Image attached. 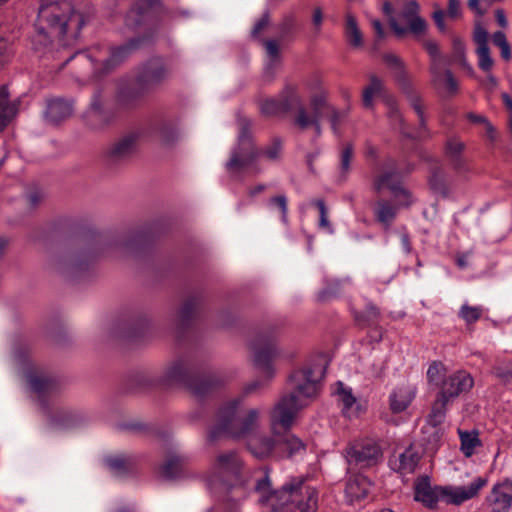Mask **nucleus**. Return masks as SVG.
<instances>
[{"instance_id":"obj_1","label":"nucleus","mask_w":512,"mask_h":512,"mask_svg":"<svg viewBox=\"0 0 512 512\" xmlns=\"http://www.w3.org/2000/svg\"><path fill=\"white\" fill-rule=\"evenodd\" d=\"M255 493L262 512H317L318 491L305 485L302 478H293L279 490L272 488L268 472L256 481Z\"/></svg>"},{"instance_id":"obj_2","label":"nucleus","mask_w":512,"mask_h":512,"mask_svg":"<svg viewBox=\"0 0 512 512\" xmlns=\"http://www.w3.org/2000/svg\"><path fill=\"white\" fill-rule=\"evenodd\" d=\"M324 374L322 363H316L291 375L294 391L283 396L270 412V425L274 435H278V428L285 431L291 428L297 412L304 406L303 398H312L317 394L318 382Z\"/></svg>"},{"instance_id":"obj_3","label":"nucleus","mask_w":512,"mask_h":512,"mask_svg":"<svg viewBox=\"0 0 512 512\" xmlns=\"http://www.w3.org/2000/svg\"><path fill=\"white\" fill-rule=\"evenodd\" d=\"M243 396L225 403L218 411L216 422L209 432V438L227 436L233 439H245L255 434L259 428L260 411L256 408L242 409Z\"/></svg>"},{"instance_id":"obj_4","label":"nucleus","mask_w":512,"mask_h":512,"mask_svg":"<svg viewBox=\"0 0 512 512\" xmlns=\"http://www.w3.org/2000/svg\"><path fill=\"white\" fill-rule=\"evenodd\" d=\"M238 122L240 127L238 144L233 149L231 157L225 165L226 170L231 176H238L262 155L270 161H276L280 158L282 141L279 138H273L270 145L264 149H258L252 140L250 132L251 120L239 118Z\"/></svg>"},{"instance_id":"obj_5","label":"nucleus","mask_w":512,"mask_h":512,"mask_svg":"<svg viewBox=\"0 0 512 512\" xmlns=\"http://www.w3.org/2000/svg\"><path fill=\"white\" fill-rule=\"evenodd\" d=\"M486 484L485 478L477 477L467 486L433 487L428 477H421L414 485V499L429 508H434L439 501L461 505L475 498Z\"/></svg>"},{"instance_id":"obj_6","label":"nucleus","mask_w":512,"mask_h":512,"mask_svg":"<svg viewBox=\"0 0 512 512\" xmlns=\"http://www.w3.org/2000/svg\"><path fill=\"white\" fill-rule=\"evenodd\" d=\"M37 23L50 29L54 36L71 35L76 39L84 25L83 17L68 1L42 0Z\"/></svg>"},{"instance_id":"obj_7","label":"nucleus","mask_w":512,"mask_h":512,"mask_svg":"<svg viewBox=\"0 0 512 512\" xmlns=\"http://www.w3.org/2000/svg\"><path fill=\"white\" fill-rule=\"evenodd\" d=\"M243 468V460L236 451L220 452L210 464L206 481L210 487L232 485L239 480Z\"/></svg>"},{"instance_id":"obj_8","label":"nucleus","mask_w":512,"mask_h":512,"mask_svg":"<svg viewBox=\"0 0 512 512\" xmlns=\"http://www.w3.org/2000/svg\"><path fill=\"white\" fill-rule=\"evenodd\" d=\"M163 381L167 384L183 383L187 385L191 393L197 397L208 394L212 388L222 384V380L216 376L190 379L187 374V369L181 361L173 362L165 369Z\"/></svg>"},{"instance_id":"obj_9","label":"nucleus","mask_w":512,"mask_h":512,"mask_svg":"<svg viewBox=\"0 0 512 512\" xmlns=\"http://www.w3.org/2000/svg\"><path fill=\"white\" fill-rule=\"evenodd\" d=\"M169 75V70L159 64L145 69L137 82L139 87H123L117 94V100L120 106L130 109L136 107L144 96L143 84H159Z\"/></svg>"},{"instance_id":"obj_10","label":"nucleus","mask_w":512,"mask_h":512,"mask_svg":"<svg viewBox=\"0 0 512 512\" xmlns=\"http://www.w3.org/2000/svg\"><path fill=\"white\" fill-rule=\"evenodd\" d=\"M349 469H363L376 465L383 457L380 445L372 439H364L349 444L344 450Z\"/></svg>"},{"instance_id":"obj_11","label":"nucleus","mask_w":512,"mask_h":512,"mask_svg":"<svg viewBox=\"0 0 512 512\" xmlns=\"http://www.w3.org/2000/svg\"><path fill=\"white\" fill-rule=\"evenodd\" d=\"M254 351L255 365L265 375V380H256L245 387L244 393H253L267 385V380L271 379L274 375L273 368L270 364L271 360L276 357L278 351L272 343H254L252 345Z\"/></svg>"},{"instance_id":"obj_12","label":"nucleus","mask_w":512,"mask_h":512,"mask_svg":"<svg viewBox=\"0 0 512 512\" xmlns=\"http://www.w3.org/2000/svg\"><path fill=\"white\" fill-rule=\"evenodd\" d=\"M324 94H316L310 99L311 112L309 113L306 108H301L294 117V124L301 130L308 127H313L317 136L321 135L322 129L320 119L323 113H326L331 108Z\"/></svg>"},{"instance_id":"obj_13","label":"nucleus","mask_w":512,"mask_h":512,"mask_svg":"<svg viewBox=\"0 0 512 512\" xmlns=\"http://www.w3.org/2000/svg\"><path fill=\"white\" fill-rule=\"evenodd\" d=\"M141 41V39H133L125 45L112 49L108 58L99 59L96 55L97 49L92 50L83 57L91 62L95 71L106 73L128 57V55L139 46Z\"/></svg>"},{"instance_id":"obj_14","label":"nucleus","mask_w":512,"mask_h":512,"mask_svg":"<svg viewBox=\"0 0 512 512\" xmlns=\"http://www.w3.org/2000/svg\"><path fill=\"white\" fill-rule=\"evenodd\" d=\"M372 186L378 193L387 188L395 198L409 197V191L401 185L397 166L393 160H389L380 173L373 178Z\"/></svg>"},{"instance_id":"obj_15","label":"nucleus","mask_w":512,"mask_h":512,"mask_svg":"<svg viewBox=\"0 0 512 512\" xmlns=\"http://www.w3.org/2000/svg\"><path fill=\"white\" fill-rule=\"evenodd\" d=\"M473 386V376L465 370H458L442 381L439 392L444 398L452 401L460 395L468 393Z\"/></svg>"},{"instance_id":"obj_16","label":"nucleus","mask_w":512,"mask_h":512,"mask_svg":"<svg viewBox=\"0 0 512 512\" xmlns=\"http://www.w3.org/2000/svg\"><path fill=\"white\" fill-rule=\"evenodd\" d=\"M419 9V4L415 0H411L406 2L402 11L396 15V18L407 29V32L416 36L424 34L427 29L426 21L419 16Z\"/></svg>"},{"instance_id":"obj_17","label":"nucleus","mask_w":512,"mask_h":512,"mask_svg":"<svg viewBox=\"0 0 512 512\" xmlns=\"http://www.w3.org/2000/svg\"><path fill=\"white\" fill-rule=\"evenodd\" d=\"M486 500L493 512H507L512 506V481L504 480L493 485Z\"/></svg>"},{"instance_id":"obj_18","label":"nucleus","mask_w":512,"mask_h":512,"mask_svg":"<svg viewBox=\"0 0 512 512\" xmlns=\"http://www.w3.org/2000/svg\"><path fill=\"white\" fill-rule=\"evenodd\" d=\"M429 70L432 75L431 84L442 97L449 98L458 93V82L450 70H443L442 66L430 67Z\"/></svg>"},{"instance_id":"obj_19","label":"nucleus","mask_w":512,"mask_h":512,"mask_svg":"<svg viewBox=\"0 0 512 512\" xmlns=\"http://www.w3.org/2000/svg\"><path fill=\"white\" fill-rule=\"evenodd\" d=\"M246 445L251 454L259 459L267 458L274 450H278V440L258 431L249 437Z\"/></svg>"},{"instance_id":"obj_20","label":"nucleus","mask_w":512,"mask_h":512,"mask_svg":"<svg viewBox=\"0 0 512 512\" xmlns=\"http://www.w3.org/2000/svg\"><path fill=\"white\" fill-rule=\"evenodd\" d=\"M188 464V456L173 451L167 455L165 462L160 467V474L166 479L177 478L183 474Z\"/></svg>"},{"instance_id":"obj_21","label":"nucleus","mask_w":512,"mask_h":512,"mask_svg":"<svg viewBox=\"0 0 512 512\" xmlns=\"http://www.w3.org/2000/svg\"><path fill=\"white\" fill-rule=\"evenodd\" d=\"M420 460L419 452L409 446L397 457L390 460L392 468L402 475L411 474L415 471Z\"/></svg>"},{"instance_id":"obj_22","label":"nucleus","mask_w":512,"mask_h":512,"mask_svg":"<svg viewBox=\"0 0 512 512\" xmlns=\"http://www.w3.org/2000/svg\"><path fill=\"white\" fill-rule=\"evenodd\" d=\"M72 113L73 103L71 101L56 98L48 101L45 118L51 124H58L69 118Z\"/></svg>"},{"instance_id":"obj_23","label":"nucleus","mask_w":512,"mask_h":512,"mask_svg":"<svg viewBox=\"0 0 512 512\" xmlns=\"http://www.w3.org/2000/svg\"><path fill=\"white\" fill-rule=\"evenodd\" d=\"M370 481L361 474H355L347 480L345 495L350 503L364 499L370 490Z\"/></svg>"},{"instance_id":"obj_24","label":"nucleus","mask_w":512,"mask_h":512,"mask_svg":"<svg viewBox=\"0 0 512 512\" xmlns=\"http://www.w3.org/2000/svg\"><path fill=\"white\" fill-rule=\"evenodd\" d=\"M415 388L410 385L396 388L390 395V408L394 413H400L407 409L415 397Z\"/></svg>"},{"instance_id":"obj_25","label":"nucleus","mask_w":512,"mask_h":512,"mask_svg":"<svg viewBox=\"0 0 512 512\" xmlns=\"http://www.w3.org/2000/svg\"><path fill=\"white\" fill-rule=\"evenodd\" d=\"M278 96L281 100L285 114L290 112L292 109H296L297 113L301 108H304L298 87L295 84L287 83Z\"/></svg>"},{"instance_id":"obj_26","label":"nucleus","mask_w":512,"mask_h":512,"mask_svg":"<svg viewBox=\"0 0 512 512\" xmlns=\"http://www.w3.org/2000/svg\"><path fill=\"white\" fill-rule=\"evenodd\" d=\"M52 38L61 39L63 37L54 36L50 33V29L36 23V31L31 39L33 50L40 55H45L46 53L50 52L52 48Z\"/></svg>"},{"instance_id":"obj_27","label":"nucleus","mask_w":512,"mask_h":512,"mask_svg":"<svg viewBox=\"0 0 512 512\" xmlns=\"http://www.w3.org/2000/svg\"><path fill=\"white\" fill-rule=\"evenodd\" d=\"M161 8L160 0H138L131 7L130 14L135 22H141L153 17Z\"/></svg>"},{"instance_id":"obj_28","label":"nucleus","mask_w":512,"mask_h":512,"mask_svg":"<svg viewBox=\"0 0 512 512\" xmlns=\"http://www.w3.org/2000/svg\"><path fill=\"white\" fill-rule=\"evenodd\" d=\"M17 104L16 102H11L9 100V92L8 89L3 86L0 88V131L4 130V128L10 123V121L17 114Z\"/></svg>"},{"instance_id":"obj_29","label":"nucleus","mask_w":512,"mask_h":512,"mask_svg":"<svg viewBox=\"0 0 512 512\" xmlns=\"http://www.w3.org/2000/svg\"><path fill=\"white\" fill-rule=\"evenodd\" d=\"M85 124L94 131L106 128L112 121V115L107 110H87L84 114Z\"/></svg>"},{"instance_id":"obj_30","label":"nucleus","mask_w":512,"mask_h":512,"mask_svg":"<svg viewBox=\"0 0 512 512\" xmlns=\"http://www.w3.org/2000/svg\"><path fill=\"white\" fill-rule=\"evenodd\" d=\"M376 220L385 228H389L397 215V207L387 200H379L374 208Z\"/></svg>"},{"instance_id":"obj_31","label":"nucleus","mask_w":512,"mask_h":512,"mask_svg":"<svg viewBox=\"0 0 512 512\" xmlns=\"http://www.w3.org/2000/svg\"><path fill=\"white\" fill-rule=\"evenodd\" d=\"M460 438V450L465 457H471L475 453V449L482 445L479 439V433L476 430L463 431L458 430Z\"/></svg>"},{"instance_id":"obj_32","label":"nucleus","mask_w":512,"mask_h":512,"mask_svg":"<svg viewBox=\"0 0 512 512\" xmlns=\"http://www.w3.org/2000/svg\"><path fill=\"white\" fill-rule=\"evenodd\" d=\"M305 449L306 447L303 441L292 434H286L278 439V450L288 457L301 454Z\"/></svg>"},{"instance_id":"obj_33","label":"nucleus","mask_w":512,"mask_h":512,"mask_svg":"<svg viewBox=\"0 0 512 512\" xmlns=\"http://www.w3.org/2000/svg\"><path fill=\"white\" fill-rule=\"evenodd\" d=\"M336 393L343 405V413L348 417L356 416V398L353 396L351 388L346 387L342 382H338Z\"/></svg>"},{"instance_id":"obj_34","label":"nucleus","mask_w":512,"mask_h":512,"mask_svg":"<svg viewBox=\"0 0 512 512\" xmlns=\"http://www.w3.org/2000/svg\"><path fill=\"white\" fill-rule=\"evenodd\" d=\"M258 107L260 113L265 117H279L286 115L282 108V103L279 98L264 97L258 100Z\"/></svg>"},{"instance_id":"obj_35","label":"nucleus","mask_w":512,"mask_h":512,"mask_svg":"<svg viewBox=\"0 0 512 512\" xmlns=\"http://www.w3.org/2000/svg\"><path fill=\"white\" fill-rule=\"evenodd\" d=\"M345 36L351 46L361 47L363 45L362 32L358 26L355 16L351 13L346 14Z\"/></svg>"},{"instance_id":"obj_36","label":"nucleus","mask_w":512,"mask_h":512,"mask_svg":"<svg viewBox=\"0 0 512 512\" xmlns=\"http://www.w3.org/2000/svg\"><path fill=\"white\" fill-rule=\"evenodd\" d=\"M136 139V134H129L123 137L110 149V156L113 159H120L128 156L135 148Z\"/></svg>"},{"instance_id":"obj_37","label":"nucleus","mask_w":512,"mask_h":512,"mask_svg":"<svg viewBox=\"0 0 512 512\" xmlns=\"http://www.w3.org/2000/svg\"><path fill=\"white\" fill-rule=\"evenodd\" d=\"M449 402L450 400L448 398H444L443 395L438 392L429 414V423L431 425L438 426L444 422Z\"/></svg>"},{"instance_id":"obj_38","label":"nucleus","mask_w":512,"mask_h":512,"mask_svg":"<svg viewBox=\"0 0 512 512\" xmlns=\"http://www.w3.org/2000/svg\"><path fill=\"white\" fill-rule=\"evenodd\" d=\"M354 158V147L351 143L345 144L339 154V178L345 181L351 171Z\"/></svg>"},{"instance_id":"obj_39","label":"nucleus","mask_w":512,"mask_h":512,"mask_svg":"<svg viewBox=\"0 0 512 512\" xmlns=\"http://www.w3.org/2000/svg\"><path fill=\"white\" fill-rule=\"evenodd\" d=\"M370 83L366 86L362 93V102L366 108L373 107V99L383 88L382 81L375 75L370 76Z\"/></svg>"},{"instance_id":"obj_40","label":"nucleus","mask_w":512,"mask_h":512,"mask_svg":"<svg viewBox=\"0 0 512 512\" xmlns=\"http://www.w3.org/2000/svg\"><path fill=\"white\" fill-rule=\"evenodd\" d=\"M27 380L30 388L37 394H44L52 390L53 382L43 375L29 374Z\"/></svg>"},{"instance_id":"obj_41","label":"nucleus","mask_w":512,"mask_h":512,"mask_svg":"<svg viewBox=\"0 0 512 512\" xmlns=\"http://www.w3.org/2000/svg\"><path fill=\"white\" fill-rule=\"evenodd\" d=\"M385 64L393 70L395 77L399 81H404L406 78L405 65L401 58L394 53H386L383 55Z\"/></svg>"},{"instance_id":"obj_42","label":"nucleus","mask_w":512,"mask_h":512,"mask_svg":"<svg viewBox=\"0 0 512 512\" xmlns=\"http://www.w3.org/2000/svg\"><path fill=\"white\" fill-rule=\"evenodd\" d=\"M483 311L481 306H471L465 303L460 307L458 316L463 319L467 325H472L481 318Z\"/></svg>"},{"instance_id":"obj_43","label":"nucleus","mask_w":512,"mask_h":512,"mask_svg":"<svg viewBox=\"0 0 512 512\" xmlns=\"http://www.w3.org/2000/svg\"><path fill=\"white\" fill-rule=\"evenodd\" d=\"M410 106L414 109L419 119V126L426 130V120L424 114V105L421 97L414 91L408 90L406 92Z\"/></svg>"},{"instance_id":"obj_44","label":"nucleus","mask_w":512,"mask_h":512,"mask_svg":"<svg viewBox=\"0 0 512 512\" xmlns=\"http://www.w3.org/2000/svg\"><path fill=\"white\" fill-rule=\"evenodd\" d=\"M383 13L388 17V22L396 36L402 37L407 33V29L400 24L399 20L393 14V6L390 2L386 1L382 7Z\"/></svg>"},{"instance_id":"obj_45","label":"nucleus","mask_w":512,"mask_h":512,"mask_svg":"<svg viewBox=\"0 0 512 512\" xmlns=\"http://www.w3.org/2000/svg\"><path fill=\"white\" fill-rule=\"evenodd\" d=\"M379 316V309L375 305L369 303L363 313L356 315V320L360 325H372L378 321Z\"/></svg>"},{"instance_id":"obj_46","label":"nucleus","mask_w":512,"mask_h":512,"mask_svg":"<svg viewBox=\"0 0 512 512\" xmlns=\"http://www.w3.org/2000/svg\"><path fill=\"white\" fill-rule=\"evenodd\" d=\"M452 44L453 56L455 60H457L463 68L472 71V67L468 64L465 57V44L463 40L460 37L453 36Z\"/></svg>"},{"instance_id":"obj_47","label":"nucleus","mask_w":512,"mask_h":512,"mask_svg":"<svg viewBox=\"0 0 512 512\" xmlns=\"http://www.w3.org/2000/svg\"><path fill=\"white\" fill-rule=\"evenodd\" d=\"M423 47L427 51V53L430 56L431 63L430 67H441L443 66V58L439 52L438 45L435 41L432 40H425L423 41Z\"/></svg>"},{"instance_id":"obj_48","label":"nucleus","mask_w":512,"mask_h":512,"mask_svg":"<svg viewBox=\"0 0 512 512\" xmlns=\"http://www.w3.org/2000/svg\"><path fill=\"white\" fill-rule=\"evenodd\" d=\"M476 54L478 56V66L485 73H489L494 65V60L490 55L489 47L476 48Z\"/></svg>"},{"instance_id":"obj_49","label":"nucleus","mask_w":512,"mask_h":512,"mask_svg":"<svg viewBox=\"0 0 512 512\" xmlns=\"http://www.w3.org/2000/svg\"><path fill=\"white\" fill-rule=\"evenodd\" d=\"M328 115L331 128L335 135L340 136V125L343 120L347 117V111H339L335 107L329 108L326 112Z\"/></svg>"},{"instance_id":"obj_50","label":"nucleus","mask_w":512,"mask_h":512,"mask_svg":"<svg viewBox=\"0 0 512 512\" xmlns=\"http://www.w3.org/2000/svg\"><path fill=\"white\" fill-rule=\"evenodd\" d=\"M445 373V365L440 361H433L427 370V380L429 383L438 384Z\"/></svg>"},{"instance_id":"obj_51","label":"nucleus","mask_w":512,"mask_h":512,"mask_svg":"<svg viewBox=\"0 0 512 512\" xmlns=\"http://www.w3.org/2000/svg\"><path fill=\"white\" fill-rule=\"evenodd\" d=\"M429 185L431 189L438 193H445L446 187L444 182V174L440 168H436L429 176Z\"/></svg>"},{"instance_id":"obj_52","label":"nucleus","mask_w":512,"mask_h":512,"mask_svg":"<svg viewBox=\"0 0 512 512\" xmlns=\"http://www.w3.org/2000/svg\"><path fill=\"white\" fill-rule=\"evenodd\" d=\"M14 50L12 44L5 38H0V70L12 59Z\"/></svg>"},{"instance_id":"obj_53","label":"nucleus","mask_w":512,"mask_h":512,"mask_svg":"<svg viewBox=\"0 0 512 512\" xmlns=\"http://www.w3.org/2000/svg\"><path fill=\"white\" fill-rule=\"evenodd\" d=\"M464 149L465 144L457 138H451L446 142L445 151L448 159L461 156Z\"/></svg>"},{"instance_id":"obj_54","label":"nucleus","mask_w":512,"mask_h":512,"mask_svg":"<svg viewBox=\"0 0 512 512\" xmlns=\"http://www.w3.org/2000/svg\"><path fill=\"white\" fill-rule=\"evenodd\" d=\"M388 118H389L390 123L394 129L398 130L399 132H401L403 134H407L405 127H404V121H403L402 115L396 106L391 105L389 112H388Z\"/></svg>"},{"instance_id":"obj_55","label":"nucleus","mask_w":512,"mask_h":512,"mask_svg":"<svg viewBox=\"0 0 512 512\" xmlns=\"http://www.w3.org/2000/svg\"><path fill=\"white\" fill-rule=\"evenodd\" d=\"M107 96L103 88H97L90 102L89 110H105Z\"/></svg>"},{"instance_id":"obj_56","label":"nucleus","mask_w":512,"mask_h":512,"mask_svg":"<svg viewBox=\"0 0 512 512\" xmlns=\"http://www.w3.org/2000/svg\"><path fill=\"white\" fill-rule=\"evenodd\" d=\"M270 204L276 206L281 212V219L284 223L288 221V200L285 195H278L270 199Z\"/></svg>"},{"instance_id":"obj_57","label":"nucleus","mask_w":512,"mask_h":512,"mask_svg":"<svg viewBox=\"0 0 512 512\" xmlns=\"http://www.w3.org/2000/svg\"><path fill=\"white\" fill-rule=\"evenodd\" d=\"M319 210L320 219H319V226L321 228L329 229L331 230V225L328 220L327 216V208L325 205V202L323 199H316L312 202Z\"/></svg>"},{"instance_id":"obj_58","label":"nucleus","mask_w":512,"mask_h":512,"mask_svg":"<svg viewBox=\"0 0 512 512\" xmlns=\"http://www.w3.org/2000/svg\"><path fill=\"white\" fill-rule=\"evenodd\" d=\"M473 40L476 43L477 48L488 47V32L480 24L475 26Z\"/></svg>"},{"instance_id":"obj_59","label":"nucleus","mask_w":512,"mask_h":512,"mask_svg":"<svg viewBox=\"0 0 512 512\" xmlns=\"http://www.w3.org/2000/svg\"><path fill=\"white\" fill-rule=\"evenodd\" d=\"M340 287V281L335 280L332 283L328 284L326 288L319 291L317 295V299L319 301H326L332 296H335L338 293Z\"/></svg>"},{"instance_id":"obj_60","label":"nucleus","mask_w":512,"mask_h":512,"mask_svg":"<svg viewBox=\"0 0 512 512\" xmlns=\"http://www.w3.org/2000/svg\"><path fill=\"white\" fill-rule=\"evenodd\" d=\"M447 16L452 20H458L462 17V9L460 0H448Z\"/></svg>"},{"instance_id":"obj_61","label":"nucleus","mask_w":512,"mask_h":512,"mask_svg":"<svg viewBox=\"0 0 512 512\" xmlns=\"http://www.w3.org/2000/svg\"><path fill=\"white\" fill-rule=\"evenodd\" d=\"M106 462L110 469L117 472L124 471L127 466V461L122 456L110 457L106 460Z\"/></svg>"},{"instance_id":"obj_62","label":"nucleus","mask_w":512,"mask_h":512,"mask_svg":"<svg viewBox=\"0 0 512 512\" xmlns=\"http://www.w3.org/2000/svg\"><path fill=\"white\" fill-rule=\"evenodd\" d=\"M449 162H450L452 168L457 173H465L468 171V166H467L466 160L463 158L462 155L458 156V157L449 158Z\"/></svg>"},{"instance_id":"obj_63","label":"nucleus","mask_w":512,"mask_h":512,"mask_svg":"<svg viewBox=\"0 0 512 512\" xmlns=\"http://www.w3.org/2000/svg\"><path fill=\"white\" fill-rule=\"evenodd\" d=\"M263 44L265 45L267 55L271 60L279 59V46L276 41L266 40L263 41Z\"/></svg>"},{"instance_id":"obj_64","label":"nucleus","mask_w":512,"mask_h":512,"mask_svg":"<svg viewBox=\"0 0 512 512\" xmlns=\"http://www.w3.org/2000/svg\"><path fill=\"white\" fill-rule=\"evenodd\" d=\"M444 16H445V12L440 8L435 10L432 14V18H433L438 30L442 33L446 31V24L444 21Z\"/></svg>"}]
</instances>
